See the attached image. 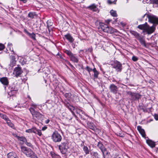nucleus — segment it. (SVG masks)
<instances>
[{
  "label": "nucleus",
  "instance_id": "1",
  "mask_svg": "<svg viewBox=\"0 0 158 158\" xmlns=\"http://www.w3.org/2000/svg\"><path fill=\"white\" fill-rule=\"evenodd\" d=\"M138 28L141 30H143V32H146L148 34H150L154 31L155 29V25H153L150 27L146 22L144 24L138 25Z\"/></svg>",
  "mask_w": 158,
  "mask_h": 158
},
{
  "label": "nucleus",
  "instance_id": "2",
  "mask_svg": "<svg viewBox=\"0 0 158 158\" xmlns=\"http://www.w3.org/2000/svg\"><path fill=\"white\" fill-rule=\"evenodd\" d=\"M21 150L27 157L31 158H38L34 152L30 148L25 146H22L21 147Z\"/></svg>",
  "mask_w": 158,
  "mask_h": 158
},
{
  "label": "nucleus",
  "instance_id": "3",
  "mask_svg": "<svg viewBox=\"0 0 158 158\" xmlns=\"http://www.w3.org/2000/svg\"><path fill=\"white\" fill-rule=\"evenodd\" d=\"M100 26L101 29L104 32L112 34L116 32L115 29L111 27H109L104 23H100Z\"/></svg>",
  "mask_w": 158,
  "mask_h": 158
},
{
  "label": "nucleus",
  "instance_id": "4",
  "mask_svg": "<svg viewBox=\"0 0 158 158\" xmlns=\"http://www.w3.org/2000/svg\"><path fill=\"white\" fill-rule=\"evenodd\" d=\"M58 147L61 152L63 154H64L69 148V143L67 141L62 142Z\"/></svg>",
  "mask_w": 158,
  "mask_h": 158
},
{
  "label": "nucleus",
  "instance_id": "5",
  "mask_svg": "<svg viewBox=\"0 0 158 158\" xmlns=\"http://www.w3.org/2000/svg\"><path fill=\"white\" fill-rule=\"evenodd\" d=\"M51 139L54 142H59L61 140L62 137L57 131H55L51 136Z\"/></svg>",
  "mask_w": 158,
  "mask_h": 158
},
{
  "label": "nucleus",
  "instance_id": "6",
  "mask_svg": "<svg viewBox=\"0 0 158 158\" xmlns=\"http://www.w3.org/2000/svg\"><path fill=\"white\" fill-rule=\"evenodd\" d=\"M64 52L69 56L71 61L74 63H77L78 62V60L77 57L75 54H73L71 51L65 50Z\"/></svg>",
  "mask_w": 158,
  "mask_h": 158
},
{
  "label": "nucleus",
  "instance_id": "7",
  "mask_svg": "<svg viewBox=\"0 0 158 158\" xmlns=\"http://www.w3.org/2000/svg\"><path fill=\"white\" fill-rule=\"evenodd\" d=\"M149 22L153 24H158V18L156 16L151 14L146 15Z\"/></svg>",
  "mask_w": 158,
  "mask_h": 158
},
{
  "label": "nucleus",
  "instance_id": "8",
  "mask_svg": "<svg viewBox=\"0 0 158 158\" xmlns=\"http://www.w3.org/2000/svg\"><path fill=\"white\" fill-rule=\"evenodd\" d=\"M29 110L33 118H36L37 119L39 120L42 117V114L39 112L35 111L33 108H30Z\"/></svg>",
  "mask_w": 158,
  "mask_h": 158
},
{
  "label": "nucleus",
  "instance_id": "9",
  "mask_svg": "<svg viewBox=\"0 0 158 158\" xmlns=\"http://www.w3.org/2000/svg\"><path fill=\"white\" fill-rule=\"evenodd\" d=\"M112 65L113 68L115 69L117 72H121L122 69V64L120 62L117 60H115Z\"/></svg>",
  "mask_w": 158,
  "mask_h": 158
},
{
  "label": "nucleus",
  "instance_id": "10",
  "mask_svg": "<svg viewBox=\"0 0 158 158\" xmlns=\"http://www.w3.org/2000/svg\"><path fill=\"white\" fill-rule=\"evenodd\" d=\"M97 146L102 151L104 158H105V155L107 154L108 152H106V149L104 146L102 144L101 142H98Z\"/></svg>",
  "mask_w": 158,
  "mask_h": 158
},
{
  "label": "nucleus",
  "instance_id": "11",
  "mask_svg": "<svg viewBox=\"0 0 158 158\" xmlns=\"http://www.w3.org/2000/svg\"><path fill=\"white\" fill-rule=\"evenodd\" d=\"M9 89L10 91L8 92V94L10 96L15 95L18 91V88L14 85H12L9 88Z\"/></svg>",
  "mask_w": 158,
  "mask_h": 158
},
{
  "label": "nucleus",
  "instance_id": "12",
  "mask_svg": "<svg viewBox=\"0 0 158 158\" xmlns=\"http://www.w3.org/2000/svg\"><path fill=\"white\" fill-rule=\"evenodd\" d=\"M127 94L134 100L139 99L142 96L138 93H132L131 92H128Z\"/></svg>",
  "mask_w": 158,
  "mask_h": 158
},
{
  "label": "nucleus",
  "instance_id": "13",
  "mask_svg": "<svg viewBox=\"0 0 158 158\" xmlns=\"http://www.w3.org/2000/svg\"><path fill=\"white\" fill-rule=\"evenodd\" d=\"M22 72L21 68L19 67H16L14 70L13 74L16 77L20 76Z\"/></svg>",
  "mask_w": 158,
  "mask_h": 158
},
{
  "label": "nucleus",
  "instance_id": "14",
  "mask_svg": "<svg viewBox=\"0 0 158 158\" xmlns=\"http://www.w3.org/2000/svg\"><path fill=\"white\" fill-rule=\"evenodd\" d=\"M110 91L114 94L117 93L118 88L117 86L114 84L110 85L109 87Z\"/></svg>",
  "mask_w": 158,
  "mask_h": 158
},
{
  "label": "nucleus",
  "instance_id": "15",
  "mask_svg": "<svg viewBox=\"0 0 158 158\" xmlns=\"http://www.w3.org/2000/svg\"><path fill=\"white\" fill-rule=\"evenodd\" d=\"M137 39L139 40L141 45L146 48H148L149 44L148 43H146L145 40L143 36H140Z\"/></svg>",
  "mask_w": 158,
  "mask_h": 158
},
{
  "label": "nucleus",
  "instance_id": "16",
  "mask_svg": "<svg viewBox=\"0 0 158 158\" xmlns=\"http://www.w3.org/2000/svg\"><path fill=\"white\" fill-rule=\"evenodd\" d=\"M0 81L4 85H7L9 83L6 77H2L0 78Z\"/></svg>",
  "mask_w": 158,
  "mask_h": 158
},
{
  "label": "nucleus",
  "instance_id": "17",
  "mask_svg": "<svg viewBox=\"0 0 158 158\" xmlns=\"http://www.w3.org/2000/svg\"><path fill=\"white\" fill-rule=\"evenodd\" d=\"M64 36L70 43H73L74 40L73 37L69 34H67L65 35Z\"/></svg>",
  "mask_w": 158,
  "mask_h": 158
},
{
  "label": "nucleus",
  "instance_id": "18",
  "mask_svg": "<svg viewBox=\"0 0 158 158\" xmlns=\"http://www.w3.org/2000/svg\"><path fill=\"white\" fill-rule=\"evenodd\" d=\"M24 31L27 34L31 39L34 40H35V35L34 33L31 34L26 29H24Z\"/></svg>",
  "mask_w": 158,
  "mask_h": 158
},
{
  "label": "nucleus",
  "instance_id": "19",
  "mask_svg": "<svg viewBox=\"0 0 158 158\" xmlns=\"http://www.w3.org/2000/svg\"><path fill=\"white\" fill-rule=\"evenodd\" d=\"M146 142L148 145L152 148H154L156 146L155 143L150 139L147 140Z\"/></svg>",
  "mask_w": 158,
  "mask_h": 158
},
{
  "label": "nucleus",
  "instance_id": "20",
  "mask_svg": "<svg viewBox=\"0 0 158 158\" xmlns=\"http://www.w3.org/2000/svg\"><path fill=\"white\" fill-rule=\"evenodd\" d=\"M68 108V109L72 112L73 114H74V110L75 109V108L74 106H71L69 103H67L65 105Z\"/></svg>",
  "mask_w": 158,
  "mask_h": 158
},
{
  "label": "nucleus",
  "instance_id": "21",
  "mask_svg": "<svg viewBox=\"0 0 158 158\" xmlns=\"http://www.w3.org/2000/svg\"><path fill=\"white\" fill-rule=\"evenodd\" d=\"M27 97L28 98V102L27 103V102H26V104L27 105L25 106L24 105V106H25V107H26L27 106H28L29 105H31V106H33L34 107H35V105L32 104V101H31V98L30 97V96L28 95L27 96Z\"/></svg>",
  "mask_w": 158,
  "mask_h": 158
},
{
  "label": "nucleus",
  "instance_id": "22",
  "mask_svg": "<svg viewBox=\"0 0 158 158\" xmlns=\"http://www.w3.org/2000/svg\"><path fill=\"white\" fill-rule=\"evenodd\" d=\"M87 124L88 127L90 129L94 131L96 129V127L93 123L88 122L87 123Z\"/></svg>",
  "mask_w": 158,
  "mask_h": 158
},
{
  "label": "nucleus",
  "instance_id": "23",
  "mask_svg": "<svg viewBox=\"0 0 158 158\" xmlns=\"http://www.w3.org/2000/svg\"><path fill=\"white\" fill-rule=\"evenodd\" d=\"M87 9H89L90 10H91L93 11H96L97 8L95 4H93L87 7Z\"/></svg>",
  "mask_w": 158,
  "mask_h": 158
},
{
  "label": "nucleus",
  "instance_id": "24",
  "mask_svg": "<svg viewBox=\"0 0 158 158\" xmlns=\"http://www.w3.org/2000/svg\"><path fill=\"white\" fill-rule=\"evenodd\" d=\"M28 17L32 19L34 18L35 17H36L37 15L35 12H30L28 14Z\"/></svg>",
  "mask_w": 158,
  "mask_h": 158
},
{
  "label": "nucleus",
  "instance_id": "25",
  "mask_svg": "<svg viewBox=\"0 0 158 158\" xmlns=\"http://www.w3.org/2000/svg\"><path fill=\"white\" fill-rule=\"evenodd\" d=\"M94 72V79H97L98 77L99 72L97 71L96 68H94L93 69Z\"/></svg>",
  "mask_w": 158,
  "mask_h": 158
},
{
  "label": "nucleus",
  "instance_id": "26",
  "mask_svg": "<svg viewBox=\"0 0 158 158\" xmlns=\"http://www.w3.org/2000/svg\"><path fill=\"white\" fill-rule=\"evenodd\" d=\"M34 133L38 135L39 136H41L42 135L41 130L37 129L36 127H34Z\"/></svg>",
  "mask_w": 158,
  "mask_h": 158
},
{
  "label": "nucleus",
  "instance_id": "27",
  "mask_svg": "<svg viewBox=\"0 0 158 158\" xmlns=\"http://www.w3.org/2000/svg\"><path fill=\"white\" fill-rule=\"evenodd\" d=\"M138 129L142 136L143 137H144L146 135L144 130L141 129L140 127H138Z\"/></svg>",
  "mask_w": 158,
  "mask_h": 158
},
{
  "label": "nucleus",
  "instance_id": "28",
  "mask_svg": "<svg viewBox=\"0 0 158 158\" xmlns=\"http://www.w3.org/2000/svg\"><path fill=\"white\" fill-rule=\"evenodd\" d=\"M5 121L6 122L7 124L10 127L12 128H13L14 127V124L11 122L10 120L8 118Z\"/></svg>",
  "mask_w": 158,
  "mask_h": 158
},
{
  "label": "nucleus",
  "instance_id": "29",
  "mask_svg": "<svg viewBox=\"0 0 158 158\" xmlns=\"http://www.w3.org/2000/svg\"><path fill=\"white\" fill-rule=\"evenodd\" d=\"M131 33L134 35L137 39L141 36L139 33L134 31H132L131 32Z\"/></svg>",
  "mask_w": 158,
  "mask_h": 158
},
{
  "label": "nucleus",
  "instance_id": "30",
  "mask_svg": "<svg viewBox=\"0 0 158 158\" xmlns=\"http://www.w3.org/2000/svg\"><path fill=\"white\" fill-rule=\"evenodd\" d=\"M110 13L111 15L114 17H117L118 16V15L117 14L116 11L112 10L110 11Z\"/></svg>",
  "mask_w": 158,
  "mask_h": 158
},
{
  "label": "nucleus",
  "instance_id": "31",
  "mask_svg": "<svg viewBox=\"0 0 158 158\" xmlns=\"http://www.w3.org/2000/svg\"><path fill=\"white\" fill-rule=\"evenodd\" d=\"M83 150L86 155H87L89 154V150L88 148L85 145L84 146Z\"/></svg>",
  "mask_w": 158,
  "mask_h": 158
},
{
  "label": "nucleus",
  "instance_id": "32",
  "mask_svg": "<svg viewBox=\"0 0 158 158\" xmlns=\"http://www.w3.org/2000/svg\"><path fill=\"white\" fill-rule=\"evenodd\" d=\"M7 48L9 49L11 52H13V49L12 48V45L11 44H8L7 45Z\"/></svg>",
  "mask_w": 158,
  "mask_h": 158
},
{
  "label": "nucleus",
  "instance_id": "33",
  "mask_svg": "<svg viewBox=\"0 0 158 158\" xmlns=\"http://www.w3.org/2000/svg\"><path fill=\"white\" fill-rule=\"evenodd\" d=\"M34 127H33L31 129H30L28 130H26L25 132L27 133H34Z\"/></svg>",
  "mask_w": 158,
  "mask_h": 158
},
{
  "label": "nucleus",
  "instance_id": "34",
  "mask_svg": "<svg viewBox=\"0 0 158 158\" xmlns=\"http://www.w3.org/2000/svg\"><path fill=\"white\" fill-rule=\"evenodd\" d=\"M91 155L93 156L95 158H98V153L96 152H93L90 153Z\"/></svg>",
  "mask_w": 158,
  "mask_h": 158
},
{
  "label": "nucleus",
  "instance_id": "35",
  "mask_svg": "<svg viewBox=\"0 0 158 158\" xmlns=\"http://www.w3.org/2000/svg\"><path fill=\"white\" fill-rule=\"evenodd\" d=\"M47 27H49L52 26L53 24V23L51 22L50 20H48L47 22Z\"/></svg>",
  "mask_w": 158,
  "mask_h": 158
},
{
  "label": "nucleus",
  "instance_id": "36",
  "mask_svg": "<svg viewBox=\"0 0 158 158\" xmlns=\"http://www.w3.org/2000/svg\"><path fill=\"white\" fill-rule=\"evenodd\" d=\"M0 117L4 119L5 120H6L7 118L8 117L7 116L3 114H2L0 113Z\"/></svg>",
  "mask_w": 158,
  "mask_h": 158
},
{
  "label": "nucleus",
  "instance_id": "37",
  "mask_svg": "<svg viewBox=\"0 0 158 158\" xmlns=\"http://www.w3.org/2000/svg\"><path fill=\"white\" fill-rule=\"evenodd\" d=\"M150 3L153 4L158 5V0H151Z\"/></svg>",
  "mask_w": 158,
  "mask_h": 158
},
{
  "label": "nucleus",
  "instance_id": "38",
  "mask_svg": "<svg viewBox=\"0 0 158 158\" xmlns=\"http://www.w3.org/2000/svg\"><path fill=\"white\" fill-rule=\"evenodd\" d=\"M85 69L88 72L90 73V72L93 71V69L90 68L88 66H87L85 68Z\"/></svg>",
  "mask_w": 158,
  "mask_h": 158
},
{
  "label": "nucleus",
  "instance_id": "39",
  "mask_svg": "<svg viewBox=\"0 0 158 158\" xmlns=\"http://www.w3.org/2000/svg\"><path fill=\"white\" fill-rule=\"evenodd\" d=\"M65 97L66 98H69L72 96V94L71 93H66L64 94Z\"/></svg>",
  "mask_w": 158,
  "mask_h": 158
},
{
  "label": "nucleus",
  "instance_id": "40",
  "mask_svg": "<svg viewBox=\"0 0 158 158\" xmlns=\"http://www.w3.org/2000/svg\"><path fill=\"white\" fill-rule=\"evenodd\" d=\"M25 143L27 146L31 148H33V146L32 145V144H31V143L30 142H28L27 141V140L26 141V142H25Z\"/></svg>",
  "mask_w": 158,
  "mask_h": 158
},
{
  "label": "nucleus",
  "instance_id": "41",
  "mask_svg": "<svg viewBox=\"0 0 158 158\" xmlns=\"http://www.w3.org/2000/svg\"><path fill=\"white\" fill-rule=\"evenodd\" d=\"M19 139L23 142L25 143L27 140L24 137L22 136L19 137Z\"/></svg>",
  "mask_w": 158,
  "mask_h": 158
},
{
  "label": "nucleus",
  "instance_id": "42",
  "mask_svg": "<svg viewBox=\"0 0 158 158\" xmlns=\"http://www.w3.org/2000/svg\"><path fill=\"white\" fill-rule=\"evenodd\" d=\"M77 113H81L82 114H85V113L82 110H81V109H77Z\"/></svg>",
  "mask_w": 158,
  "mask_h": 158
},
{
  "label": "nucleus",
  "instance_id": "43",
  "mask_svg": "<svg viewBox=\"0 0 158 158\" xmlns=\"http://www.w3.org/2000/svg\"><path fill=\"white\" fill-rule=\"evenodd\" d=\"M132 60L134 61H136L138 60V58L135 56H133L132 58Z\"/></svg>",
  "mask_w": 158,
  "mask_h": 158
},
{
  "label": "nucleus",
  "instance_id": "44",
  "mask_svg": "<svg viewBox=\"0 0 158 158\" xmlns=\"http://www.w3.org/2000/svg\"><path fill=\"white\" fill-rule=\"evenodd\" d=\"M5 48L4 45L1 43H0V51L3 50Z\"/></svg>",
  "mask_w": 158,
  "mask_h": 158
},
{
  "label": "nucleus",
  "instance_id": "45",
  "mask_svg": "<svg viewBox=\"0 0 158 158\" xmlns=\"http://www.w3.org/2000/svg\"><path fill=\"white\" fill-rule=\"evenodd\" d=\"M154 117L156 120H158V114H155L154 115Z\"/></svg>",
  "mask_w": 158,
  "mask_h": 158
},
{
  "label": "nucleus",
  "instance_id": "46",
  "mask_svg": "<svg viewBox=\"0 0 158 158\" xmlns=\"http://www.w3.org/2000/svg\"><path fill=\"white\" fill-rule=\"evenodd\" d=\"M51 156L53 158H54L55 156H56V155L53 152H51Z\"/></svg>",
  "mask_w": 158,
  "mask_h": 158
},
{
  "label": "nucleus",
  "instance_id": "47",
  "mask_svg": "<svg viewBox=\"0 0 158 158\" xmlns=\"http://www.w3.org/2000/svg\"><path fill=\"white\" fill-rule=\"evenodd\" d=\"M112 20L110 19H108L105 20V22L107 24H109L111 22Z\"/></svg>",
  "mask_w": 158,
  "mask_h": 158
},
{
  "label": "nucleus",
  "instance_id": "48",
  "mask_svg": "<svg viewBox=\"0 0 158 158\" xmlns=\"http://www.w3.org/2000/svg\"><path fill=\"white\" fill-rule=\"evenodd\" d=\"M117 136H119L121 137H123V135H122L121 134L119 133L117 134Z\"/></svg>",
  "mask_w": 158,
  "mask_h": 158
},
{
  "label": "nucleus",
  "instance_id": "49",
  "mask_svg": "<svg viewBox=\"0 0 158 158\" xmlns=\"http://www.w3.org/2000/svg\"><path fill=\"white\" fill-rule=\"evenodd\" d=\"M47 129V127H46V126H44V127H42V130L43 131H44V130H46Z\"/></svg>",
  "mask_w": 158,
  "mask_h": 158
},
{
  "label": "nucleus",
  "instance_id": "50",
  "mask_svg": "<svg viewBox=\"0 0 158 158\" xmlns=\"http://www.w3.org/2000/svg\"><path fill=\"white\" fill-rule=\"evenodd\" d=\"M49 122V120L48 119V120H47L46 121L45 123H46L47 124V123H48Z\"/></svg>",
  "mask_w": 158,
  "mask_h": 158
},
{
  "label": "nucleus",
  "instance_id": "51",
  "mask_svg": "<svg viewBox=\"0 0 158 158\" xmlns=\"http://www.w3.org/2000/svg\"><path fill=\"white\" fill-rule=\"evenodd\" d=\"M108 2L109 4H111L112 3L111 2L110 0H108Z\"/></svg>",
  "mask_w": 158,
  "mask_h": 158
},
{
  "label": "nucleus",
  "instance_id": "52",
  "mask_svg": "<svg viewBox=\"0 0 158 158\" xmlns=\"http://www.w3.org/2000/svg\"><path fill=\"white\" fill-rule=\"evenodd\" d=\"M48 29V30L49 31V32H50L51 31V29L49 28V27H47Z\"/></svg>",
  "mask_w": 158,
  "mask_h": 158
},
{
  "label": "nucleus",
  "instance_id": "53",
  "mask_svg": "<svg viewBox=\"0 0 158 158\" xmlns=\"http://www.w3.org/2000/svg\"><path fill=\"white\" fill-rule=\"evenodd\" d=\"M69 65L71 66V67H73V65L71 64L70 63H69Z\"/></svg>",
  "mask_w": 158,
  "mask_h": 158
},
{
  "label": "nucleus",
  "instance_id": "54",
  "mask_svg": "<svg viewBox=\"0 0 158 158\" xmlns=\"http://www.w3.org/2000/svg\"><path fill=\"white\" fill-rule=\"evenodd\" d=\"M81 118L82 119L85 120V119L84 118H83L81 116Z\"/></svg>",
  "mask_w": 158,
  "mask_h": 158
}]
</instances>
